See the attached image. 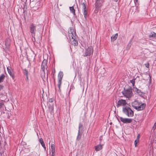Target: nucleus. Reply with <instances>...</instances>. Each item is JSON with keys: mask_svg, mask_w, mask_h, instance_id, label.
Returning <instances> with one entry per match:
<instances>
[{"mask_svg": "<svg viewBox=\"0 0 156 156\" xmlns=\"http://www.w3.org/2000/svg\"><path fill=\"white\" fill-rule=\"evenodd\" d=\"M104 0H96L95 5V12L96 13L98 12V11L102 5Z\"/></svg>", "mask_w": 156, "mask_h": 156, "instance_id": "nucleus-4", "label": "nucleus"}, {"mask_svg": "<svg viewBox=\"0 0 156 156\" xmlns=\"http://www.w3.org/2000/svg\"><path fill=\"white\" fill-rule=\"evenodd\" d=\"M5 109H6V108L4 101H3L2 102H0V110H1V111L3 112Z\"/></svg>", "mask_w": 156, "mask_h": 156, "instance_id": "nucleus-14", "label": "nucleus"}, {"mask_svg": "<svg viewBox=\"0 0 156 156\" xmlns=\"http://www.w3.org/2000/svg\"><path fill=\"white\" fill-rule=\"evenodd\" d=\"M118 36V34L116 33L115 34L112 35L111 37V41H115L117 38Z\"/></svg>", "mask_w": 156, "mask_h": 156, "instance_id": "nucleus-18", "label": "nucleus"}, {"mask_svg": "<svg viewBox=\"0 0 156 156\" xmlns=\"http://www.w3.org/2000/svg\"><path fill=\"white\" fill-rule=\"evenodd\" d=\"M132 90L130 88L125 90L122 93L127 98H129L132 95Z\"/></svg>", "mask_w": 156, "mask_h": 156, "instance_id": "nucleus-6", "label": "nucleus"}, {"mask_svg": "<svg viewBox=\"0 0 156 156\" xmlns=\"http://www.w3.org/2000/svg\"><path fill=\"white\" fill-rule=\"evenodd\" d=\"M136 79H133L132 80H130V82L132 84L133 86H134L135 83V80Z\"/></svg>", "mask_w": 156, "mask_h": 156, "instance_id": "nucleus-23", "label": "nucleus"}, {"mask_svg": "<svg viewBox=\"0 0 156 156\" xmlns=\"http://www.w3.org/2000/svg\"><path fill=\"white\" fill-rule=\"evenodd\" d=\"M5 75L2 74L0 76V83L3 82L5 78Z\"/></svg>", "mask_w": 156, "mask_h": 156, "instance_id": "nucleus-22", "label": "nucleus"}, {"mask_svg": "<svg viewBox=\"0 0 156 156\" xmlns=\"http://www.w3.org/2000/svg\"><path fill=\"white\" fill-rule=\"evenodd\" d=\"M7 69L8 73L10 76L13 79L14 78V75L13 73V71L12 69L9 67H7Z\"/></svg>", "mask_w": 156, "mask_h": 156, "instance_id": "nucleus-11", "label": "nucleus"}, {"mask_svg": "<svg viewBox=\"0 0 156 156\" xmlns=\"http://www.w3.org/2000/svg\"><path fill=\"white\" fill-rule=\"evenodd\" d=\"M63 76V73L62 72H60L58 75V86L59 88V91L61 92V90L60 89L62 83V80Z\"/></svg>", "mask_w": 156, "mask_h": 156, "instance_id": "nucleus-5", "label": "nucleus"}, {"mask_svg": "<svg viewBox=\"0 0 156 156\" xmlns=\"http://www.w3.org/2000/svg\"><path fill=\"white\" fill-rule=\"evenodd\" d=\"M134 0V2L135 3L136 2H138V0Z\"/></svg>", "mask_w": 156, "mask_h": 156, "instance_id": "nucleus-32", "label": "nucleus"}, {"mask_svg": "<svg viewBox=\"0 0 156 156\" xmlns=\"http://www.w3.org/2000/svg\"><path fill=\"white\" fill-rule=\"evenodd\" d=\"M55 154H51V156H55Z\"/></svg>", "mask_w": 156, "mask_h": 156, "instance_id": "nucleus-33", "label": "nucleus"}, {"mask_svg": "<svg viewBox=\"0 0 156 156\" xmlns=\"http://www.w3.org/2000/svg\"><path fill=\"white\" fill-rule=\"evenodd\" d=\"M140 134H138L137 136V138L136 139L137 140H139V138L140 137Z\"/></svg>", "mask_w": 156, "mask_h": 156, "instance_id": "nucleus-29", "label": "nucleus"}, {"mask_svg": "<svg viewBox=\"0 0 156 156\" xmlns=\"http://www.w3.org/2000/svg\"><path fill=\"white\" fill-rule=\"evenodd\" d=\"M127 103L125 100L120 99L118 102L117 105V107L118 108L119 106H122L123 107H125L126 106V105L127 104Z\"/></svg>", "mask_w": 156, "mask_h": 156, "instance_id": "nucleus-8", "label": "nucleus"}, {"mask_svg": "<svg viewBox=\"0 0 156 156\" xmlns=\"http://www.w3.org/2000/svg\"><path fill=\"white\" fill-rule=\"evenodd\" d=\"M115 1L116 2H117L118 1V0H115Z\"/></svg>", "mask_w": 156, "mask_h": 156, "instance_id": "nucleus-34", "label": "nucleus"}, {"mask_svg": "<svg viewBox=\"0 0 156 156\" xmlns=\"http://www.w3.org/2000/svg\"><path fill=\"white\" fill-rule=\"evenodd\" d=\"M122 110L123 113L129 117H132L133 116V112L129 107L126 106L123 107Z\"/></svg>", "mask_w": 156, "mask_h": 156, "instance_id": "nucleus-3", "label": "nucleus"}, {"mask_svg": "<svg viewBox=\"0 0 156 156\" xmlns=\"http://www.w3.org/2000/svg\"><path fill=\"white\" fill-rule=\"evenodd\" d=\"M132 107L137 111L143 110L146 106V105L142 103L137 100H135L131 103Z\"/></svg>", "mask_w": 156, "mask_h": 156, "instance_id": "nucleus-1", "label": "nucleus"}, {"mask_svg": "<svg viewBox=\"0 0 156 156\" xmlns=\"http://www.w3.org/2000/svg\"><path fill=\"white\" fill-rule=\"evenodd\" d=\"M102 148V145L101 144H98L95 147V151H98Z\"/></svg>", "mask_w": 156, "mask_h": 156, "instance_id": "nucleus-15", "label": "nucleus"}, {"mask_svg": "<svg viewBox=\"0 0 156 156\" xmlns=\"http://www.w3.org/2000/svg\"><path fill=\"white\" fill-rule=\"evenodd\" d=\"M139 140H137L136 139L135 140L134 144H135V147H136V146H137L136 144L139 142Z\"/></svg>", "mask_w": 156, "mask_h": 156, "instance_id": "nucleus-26", "label": "nucleus"}, {"mask_svg": "<svg viewBox=\"0 0 156 156\" xmlns=\"http://www.w3.org/2000/svg\"><path fill=\"white\" fill-rule=\"evenodd\" d=\"M156 128V122L154 123V126H153V128Z\"/></svg>", "mask_w": 156, "mask_h": 156, "instance_id": "nucleus-31", "label": "nucleus"}, {"mask_svg": "<svg viewBox=\"0 0 156 156\" xmlns=\"http://www.w3.org/2000/svg\"><path fill=\"white\" fill-rule=\"evenodd\" d=\"M82 133L80 132H78V135L76 138V140H79L80 139Z\"/></svg>", "mask_w": 156, "mask_h": 156, "instance_id": "nucleus-20", "label": "nucleus"}, {"mask_svg": "<svg viewBox=\"0 0 156 156\" xmlns=\"http://www.w3.org/2000/svg\"><path fill=\"white\" fill-rule=\"evenodd\" d=\"M47 61L46 60H44L42 62L41 65L42 69L44 72V70L47 67L46 65Z\"/></svg>", "mask_w": 156, "mask_h": 156, "instance_id": "nucleus-13", "label": "nucleus"}, {"mask_svg": "<svg viewBox=\"0 0 156 156\" xmlns=\"http://www.w3.org/2000/svg\"><path fill=\"white\" fill-rule=\"evenodd\" d=\"M119 119L121 122L125 123H130L132 122V119H131L123 118L122 117H120Z\"/></svg>", "mask_w": 156, "mask_h": 156, "instance_id": "nucleus-9", "label": "nucleus"}, {"mask_svg": "<svg viewBox=\"0 0 156 156\" xmlns=\"http://www.w3.org/2000/svg\"><path fill=\"white\" fill-rule=\"evenodd\" d=\"M69 36L70 38H72L71 43L74 46H76L77 45L78 43L77 41L75 40L74 37H75L76 35V32L74 31L73 29H70V30L69 31Z\"/></svg>", "mask_w": 156, "mask_h": 156, "instance_id": "nucleus-2", "label": "nucleus"}, {"mask_svg": "<svg viewBox=\"0 0 156 156\" xmlns=\"http://www.w3.org/2000/svg\"><path fill=\"white\" fill-rule=\"evenodd\" d=\"M30 31L31 33L34 34L36 31V27L32 23L30 26Z\"/></svg>", "mask_w": 156, "mask_h": 156, "instance_id": "nucleus-12", "label": "nucleus"}, {"mask_svg": "<svg viewBox=\"0 0 156 156\" xmlns=\"http://www.w3.org/2000/svg\"><path fill=\"white\" fill-rule=\"evenodd\" d=\"M82 127V124L80 123L79 124L78 132H80V128Z\"/></svg>", "mask_w": 156, "mask_h": 156, "instance_id": "nucleus-25", "label": "nucleus"}, {"mask_svg": "<svg viewBox=\"0 0 156 156\" xmlns=\"http://www.w3.org/2000/svg\"><path fill=\"white\" fill-rule=\"evenodd\" d=\"M53 98H50L49 100V101L50 102H52L53 101Z\"/></svg>", "mask_w": 156, "mask_h": 156, "instance_id": "nucleus-28", "label": "nucleus"}, {"mask_svg": "<svg viewBox=\"0 0 156 156\" xmlns=\"http://www.w3.org/2000/svg\"><path fill=\"white\" fill-rule=\"evenodd\" d=\"M24 73L25 75L27 76V78H28L27 75H28V72L27 71L26 69H25L24 71Z\"/></svg>", "mask_w": 156, "mask_h": 156, "instance_id": "nucleus-24", "label": "nucleus"}, {"mask_svg": "<svg viewBox=\"0 0 156 156\" xmlns=\"http://www.w3.org/2000/svg\"><path fill=\"white\" fill-rule=\"evenodd\" d=\"M155 143H156V140H155Z\"/></svg>", "mask_w": 156, "mask_h": 156, "instance_id": "nucleus-35", "label": "nucleus"}, {"mask_svg": "<svg viewBox=\"0 0 156 156\" xmlns=\"http://www.w3.org/2000/svg\"><path fill=\"white\" fill-rule=\"evenodd\" d=\"M149 37H156V33L154 32H151V34L149 35Z\"/></svg>", "mask_w": 156, "mask_h": 156, "instance_id": "nucleus-21", "label": "nucleus"}, {"mask_svg": "<svg viewBox=\"0 0 156 156\" xmlns=\"http://www.w3.org/2000/svg\"><path fill=\"white\" fill-rule=\"evenodd\" d=\"M51 151L52 153L51 154H55V146L54 144L51 145Z\"/></svg>", "mask_w": 156, "mask_h": 156, "instance_id": "nucleus-16", "label": "nucleus"}, {"mask_svg": "<svg viewBox=\"0 0 156 156\" xmlns=\"http://www.w3.org/2000/svg\"><path fill=\"white\" fill-rule=\"evenodd\" d=\"M82 8H83V14L84 15V17L86 19L87 17V11L86 10V4L83 2L81 4Z\"/></svg>", "mask_w": 156, "mask_h": 156, "instance_id": "nucleus-10", "label": "nucleus"}, {"mask_svg": "<svg viewBox=\"0 0 156 156\" xmlns=\"http://www.w3.org/2000/svg\"><path fill=\"white\" fill-rule=\"evenodd\" d=\"M4 86L3 85H0V91L3 88Z\"/></svg>", "mask_w": 156, "mask_h": 156, "instance_id": "nucleus-30", "label": "nucleus"}, {"mask_svg": "<svg viewBox=\"0 0 156 156\" xmlns=\"http://www.w3.org/2000/svg\"><path fill=\"white\" fill-rule=\"evenodd\" d=\"M145 66H146V67L147 68H148L149 67V64L148 62L146 63V64H145Z\"/></svg>", "mask_w": 156, "mask_h": 156, "instance_id": "nucleus-27", "label": "nucleus"}, {"mask_svg": "<svg viewBox=\"0 0 156 156\" xmlns=\"http://www.w3.org/2000/svg\"><path fill=\"white\" fill-rule=\"evenodd\" d=\"M39 141L40 143L41 144V145H42V146L44 148V150H46V147L45 146V145L43 141V139L41 138L40 139Z\"/></svg>", "mask_w": 156, "mask_h": 156, "instance_id": "nucleus-17", "label": "nucleus"}, {"mask_svg": "<svg viewBox=\"0 0 156 156\" xmlns=\"http://www.w3.org/2000/svg\"><path fill=\"white\" fill-rule=\"evenodd\" d=\"M69 9L71 11V12L73 13V15H75V10L74 9V7L73 6H72V7H69Z\"/></svg>", "mask_w": 156, "mask_h": 156, "instance_id": "nucleus-19", "label": "nucleus"}, {"mask_svg": "<svg viewBox=\"0 0 156 156\" xmlns=\"http://www.w3.org/2000/svg\"><path fill=\"white\" fill-rule=\"evenodd\" d=\"M93 52V50L92 47L90 46L86 49L84 56H90L92 54Z\"/></svg>", "mask_w": 156, "mask_h": 156, "instance_id": "nucleus-7", "label": "nucleus"}]
</instances>
